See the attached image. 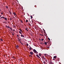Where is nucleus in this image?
Here are the masks:
<instances>
[{"label": "nucleus", "instance_id": "nucleus-1", "mask_svg": "<svg viewBox=\"0 0 64 64\" xmlns=\"http://www.w3.org/2000/svg\"><path fill=\"white\" fill-rule=\"evenodd\" d=\"M18 40H19V41L20 42V43H21V44H22V45H23V44L21 42V39L20 38H19V39Z\"/></svg>", "mask_w": 64, "mask_h": 64}, {"label": "nucleus", "instance_id": "nucleus-2", "mask_svg": "<svg viewBox=\"0 0 64 64\" xmlns=\"http://www.w3.org/2000/svg\"><path fill=\"white\" fill-rule=\"evenodd\" d=\"M33 51L35 53H36V52H37V51L36 50L34 49L33 50Z\"/></svg>", "mask_w": 64, "mask_h": 64}, {"label": "nucleus", "instance_id": "nucleus-3", "mask_svg": "<svg viewBox=\"0 0 64 64\" xmlns=\"http://www.w3.org/2000/svg\"><path fill=\"white\" fill-rule=\"evenodd\" d=\"M13 14H14V15L15 16H16L17 15L16 14V13L15 12H14V13H13Z\"/></svg>", "mask_w": 64, "mask_h": 64}, {"label": "nucleus", "instance_id": "nucleus-4", "mask_svg": "<svg viewBox=\"0 0 64 64\" xmlns=\"http://www.w3.org/2000/svg\"><path fill=\"white\" fill-rule=\"evenodd\" d=\"M18 47H19V46L18 45H16V49H18L19 48H18Z\"/></svg>", "mask_w": 64, "mask_h": 64}, {"label": "nucleus", "instance_id": "nucleus-5", "mask_svg": "<svg viewBox=\"0 0 64 64\" xmlns=\"http://www.w3.org/2000/svg\"><path fill=\"white\" fill-rule=\"evenodd\" d=\"M36 56H37L38 58H40V57L39 56H38V55L36 54Z\"/></svg>", "mask_w": 64, "mask_h": 64}, {"label": "nucleus", "instance_id": "nucleus-6", "mask_svg": "<svg viewBox=\"0 0 64 64\" xmlns=\"http://www.w3.org/2000/svg\"><path fill=\"white\" fill-rule=\"evenodd\" d=\"M21 36L22 37H23L24 38V36H23V35L22 34H21Z\"/></svg>", "mask_w": 64, "mask_h": 64}, {"label": "nucleus", "instance_id": "nucleus-7", "mask_svg": "<svg viewBox=\"0 0 64 64\" xmlns=\"http://www.w3.org/2000/svg\"><path fill=\"white\" fill-rule=\"evenodd\" d=\"M30 53L31 55H33V53L32 52H30Z\"/></svg>", "mask_w": 64, "mask_h": 64}, {"label": "nucleus", "instance_id": "nucleus-8", "mask_svg": "<svg viewBox=\"0 0 64 64\" xmlns=\"http://www.w3.org/2000/svg\"><path fill=\"white\" fill-rule=\"evenodd\" d=\"M4 16H3L2 17H0V18L1 19H2V18H3V19H4Z\"/></svg>", "mask_w": 64, "mask_h": 64}, {"label": "nucleus", "instance_id": "nucleus-9", "mask_svg": "<svg viewBox=\"0 0 64 64\" xmlns=\"http://www.w3.org/2000/svg\"><path fill=\"white\" fill-rule=\"evenodd\" d=\"M4 19L5 20H6H6H7V18H5V17H4Z\"/></svg>", "mask_w": 64, "mask_h": 64}, {"label": "nucleus", "instance_id": "nucleus-10", "mask_svg": "<svg viewBox=\"0 0 64 64\" xmlns=\"http://www.w3.org/2000/svg\"><path fill=\"white\" fill-rule=\"evenodd\" d=\"M30 48H29V49L30 50H32V48H31V46H30Z\"/></svg>", "mask_w": 64, "mask_h": 64}, {"label": "nucleus", "instance_id": "nucleus-11", "mask_svg": "<svg viewBox=\"0 0 64 64\" xmlns=\"http://www.w3.org/2000/svg\"><path fill=\"white\" fill-rule=\"evenodd\" d=\"M3 23H4V24H7V22H3Z\"/></svg>", "mask_w": 64, "mask_h": 64}, {"label": "nucleus", "instance_id": "nucleus-12", "mask_svg": "<svg viewBox=\"0 0 64 64\" xmlns=\"http://www.w3.org/2000/svg\"><path fill=\"white\" fill-rule=\"evenodd\" d=\"M57 58V56H54V58Z\"/></svg>", "mask_w": 64, "mask_h": 64}, {"label": "nucleus", "instance_id": "nucleus-13", "mask_svg": "<svg viewBox=\"0 0 64 64\" xmlns=\"http://www.w3.org/2000/svg\"><path fill=\"white\" fill-rule=\"evenodd\" d=\"M19 32L20 33V34H22V32H21L20 31H19Z\"/></svg>", "mask_w": 64, "mask_h": 64}, {"label": "nucleus", "instance_id": "nucleus-14", "mask_svg": "<svg viewBox=\"0 0 64 64\" xmlns=\"http://www.w3.org/2000/svg\"><path fill=\"white\" fill-rule=\"evenodd\" d=\"M0 40L1 41H3V40L2 39H1V38L0 39Z\"/></svg>", "mask_w": 64, "mask_h": 64}, {"label": "nucleus", "instance_id": "nucleus-15", "mask_svg": "<svg viewBox=\"0 0 64 64\" xmlns=\"http://www.w3.org/2000/svg\"><path fill=\"white\" fill-rule=\"evenodd\" d=\"M25 30H27V31H28V30H27V28H26Z\"/></svg>", "mask_w": 64, "mask_h": 64}, {"label": "nucleus", "instance_id": "nucleus-16", "mask_svg": "<svg viewBox=\"0 0 64 64\" xmlns=\"http://www.w3.org/2000/svg\"><path fill=\"white\" fill-rule=\"evenodd\" d=\"M44 44L45 45H47V43H46V42H45L44 43Z\"/></svg>", "mask_w": 64, "mask_h": 64}, {"label": "nucleus", "instance_id": "nucleus-17", "mask_svg": "<svg viewBox=\"0 0 64 64\" xmlns=\"http://www.w3.org/2000/svg\"><path fill=\"white\" fill-rule=\"evenodd\" d=\"M6 8L7 9H8V6H6Z\"/></svg>", "mask_w": 64, "mask_h": 64}, {"label": "nucleus", "instance_id": "nucleus-18", "mask_svg": "<svg viewBox=\"0 0 64 64\" xmlns=\"http://www.w3.org/2000/svg\"><path fill=\"white\" fill-rule=\"evenodd\" d=\"M29 56H30V57H32V56H31V55L30 54L29 55Z\"/></svg>", "mask_w": 64, "mask_h": 64}, {"label": "nucleus", "instance_id": "nucleus-19", "mask_svg": "<svg viewBox=\"0 0 64 64\" xmlns=\"http://www.w3.org/2000/svg\"><path fill=\"white\" fill-rule=\"evenodd\" d=\"M43 60H46V58H43Z\"/></svg>", "mask_w": 64, "mask_h": 64}, {"label": "nucleus", "instance_id": "nucleus-20", "mask_svg": "<svg viewBox=\"0 0 64 64\" xmlns=\"http://www.w3.org/2000/svg\"><path fill=\"white\" fill-rule=\"evenodd\" d=\"M28 20H26V22H28Z\"/></svg>", "mask_w": 64, "mask_h": 64}, {"label": "nucleus", "instance_id": "nucleus-21", "mask_svg": "<svg viewBox=\"0 0 64 64\" xmlns=\"http://www.w3.org/2000/svg\"><path fill=\"white\" fill-rule=\"evenodd\" d=\"M10 21H12V18H10Z\"/></svg>", "mask_w": 64, "mask_h": 64}, {"label": "nucleus", "instance_id": "nucleus-22", "mask_svg": "<svg viewBox=\"0 0 64 64\" xmlns=\"http://www.w3.org/2000/svg\"><path fill=\"white\" fill-rule=\"evenodd\" d=\"M39 56H41V54H39Z\"/></svg>", "mask_w": 64, "mask_h": 64}, {"label": "nucleus", "instance_id": "nucleus-23", "mask_svg": "<svg viewBox=\"0 0 64 64\" xmlns=\"http://www.w3.org/2000/svg\"><path fill=\"white\" fill-rule=\"evenodd\" d=\"M30 17H31V18H33V17H32V16H31Z\"/></svg>", "mask_w": 64, "mask_h": 64}, {"label": "nucleus", "instance_id": "nucleus-24", "mask_svg": "<svg viewBox=\"0 0 64 64\" xmlns=\"http://www.w3.org/2000/svg\"><path fill=\"white\" fill-rule=\"evenodd\" d=\"M26 45L27 46H29V45L28 44H26Z\"/></svg>", "mask_w": 64, "mask_h": 64}, {"label": "nucleus", "instance_id": "nucleus-25", "mask_svg": "<svg viewBox=\"0 0 64 64\" xmlns=\"http://www.w3.org/2000/svg\"><path fill=\"white\" fill-rule=\"evenodd\" d=\"M42 58H43V59H44V56H42Z\"/></svg>", "mask_w": 64, "mask_h": 64}, {"label": "nucleus", "instance_id": "nucleus-26", "mask_svg": "<svg viewBox=\"0 0 64 64\" xmlns=\"http://www.w3.org/2000/svg\"><path fill=\"white\" fill-rule=\"evenodd\" d=\"M20 31H21V32H22V30H21V29H20Z\"/></svg>", "mask_w": 64, "mask_h": 64}, {"label": "nucleus", "instance_id": "nucleus-27", "mask_svg": "<svg viewBox=\"0 0 64 64\" xmlns=\"http://www.w3.org/2000/svg\"><path fill=\"white\" fill-rule=\"evenodd\" d=\"M29 25H30V26H31V24H29Z\"/></svg>", "mask_w": 64, "mask_h": 64}, {"label": "nucleus", "instance_id": "nucleus-28", "mask_svg": "<svg viewBox=\"0 0 64 64\" xmlns=\"http://www.w3.org/2000/svg\"><path fill=\"white\" fill-rule=\"evenodd\" d=\"M14 28H16V26H14Z\"/></svg>", "mask_w": 64, "mask_h": 64}, {"label": "nucleus", "instance_id": "nucleus-29", "mask_svg": "<svg viewBox=\"0 0 64 64\" xmlns=\"http://www.w3.org/2000/svg\"><path fill=\"white\" fill-rule=\"evenodd\" d=\"M19 60H20V61H22V59H19Z\"/></svg>", "mask_w": 64, "mask_h": 64}, {"label": "nucleus", "instance_id": "nucleus-30", "mask_svg": "<svg viewBox=\"0 0 64 64\" xmlns=\"http://www.w3.org/2000/svg\"><path fill=\"white\" fill-rule=\"evenodd\" d=\"M7 28H10V27H9V26H8Z\"/></svg>", "mask_w": 64, "mask_h": 64}, {"label": "nucleus", "instance_id": "nucleus-31", "mask_svg": "<svg viewBox=\"0 0 64 64\" xmlns=\"http://www.w3.org/2000/svg\"><path fill=\"white\" fill-rule=\"evenodd\" d=\"M9 28H10V30H11L12 29V28H10V27Z\"/></svg>", "mask_w": 64, "mask_h": 64}, {"label": "nucleus", "instance_id": "nucleus-32", "mask_svg": "<svg viewBox=\"0 0 64 64\" xmlns=\"http://www.w3.org/2000/svg\"><path fill=\"white\" fill-rule=\"evenodd\" d=\"M40 35H41V36H43V35L42 34H40Z\"/></svg>", "mask_w": 64, "mask_h": 64}, {"label": "nucleus", "instance_id": "nucleus-33", "mask_svg": "<svg viewBox=\"0 0 64 64\" xmlns=\"http://www.w3.org/2000/svg\"><path fill=\"white\" fill-rule=\"evenodd\" d=\"M48 39L50 40V38H48Z\"/></svg>", "mask_w": 64, "mask_h": 64}, {"label": "nucleus", "instance_id": "nucleus-34", "mask_svg": "<svg viewBox=\"0 0 64 64\" xmlns=\"http://www.w3.org/2000/svg\"><path fill=\"white\" fill-rule=\"evenodd\" d=\"M44 64H45V62L44 61Z\"/></svg>", "mask_w": 64, "mask_h": 64}, {"label": "nucleus", "instance_id": "nucleus-35", "mask_svg": "<svg viewBox=\"0 0 64 64\" xmlns=\"http://www.w3.org/2000/svg\"><path fill=\"white\" fill-rule=\"evenodd\" d=\"M47 59H46L45 60V61H46V62H47Z\"/></svg>", "mask_w": 64, "mask_h": 64}, {"label": "nucleus", "instance_id": "nucleus-36", "mask_svg": "<svg viewBox=\"0 0 64 64\" xmlns=\"http://www.w3.org/2000/svg\"><path fill=\"white\" fill-rule=\"evenodd\" d=\"M41 40L42 41H43V40H43V39H42Z\"/></svg>", "mask_w": 64, "mask_h": 64}, {"label": "nucleus", "instance_id": "nucleus-37", "mask_svg": "<svg viewBox=\"0 0 64 64\" xmlns=\"http://www.w3.org/2000/svg\"><path fill=\"white\" fill-rule=\"evenodd\" d=\"M9 12H10V14H11V12H10V11H9Z\"/></svg>", "mask_w": 64, "mask_h": 64}, {"label": "nucleus", "instance_id": "nucleus-38", "mask_svg": "<svg viewBox=\"0 0 64 64\" xmlns=\"http://www.w3.org/2000/svg\"><path fill=\"white\" fill-rule=\"evenodd\" d=\"M1 14L2 15H3V13L2 12H1Z\"/></svg>", "mask_w": 64, "mask_h": 64}, {"label": "nucleus", "instance_id": "nucleus-39", "mask_svg": "<svg viewBox=\"0 0 64 64\" xmlns=\"http://www.w3.org/2000/svg\"><path fill=\"white\" fill-rule=\"evenodd\" d=\"M46 55H47V54H44V56H46Z\"/></svg>", "mask_w": 64, "mask_h": 64}, {"label": "nucleus", "instance_id": "nucleus-40", "mask_svg": "<svg viewBox=\"0 0 64 64\" xmlns=\"http://www.w3.org/2000/svg\"><path fill=\"white\" fill-rule=\"evenodd\" d=\"M38 52H36V54H38Z\"/></svg>", "mask_w": 64, "mask_h": 64}, {"label": "nucleus", "instance_id": "nucleus-41", "mask_svg": "<svg viewBox=\"0 0 64 64\" xmlns=\"http://www.w3.org/2000/svg\"><path fill=\"white\" fill-rule=\"evenodd\" d=\"M53 60H55V59L53 58Z\"/></svg>", "mask_w": 64, "mask_h": 64}, {"label": "nucleus", "instance_id": "nucleus-42", "mask_svg": "<svg viewBox=\"0 0 64 64\" xmlns=\"http://www.w3.org/2000/svg\"><path fill=\"white\" fill-rule=\"evenodd\" d=\"M17 37H19V35H17Z\"/></svg>", "mask_w": 64, "mask_h": 64}, {"label": "nucleus", "instance_id": "nucleus-43", "mask_svg": "<svg viewBox=\"0 0 64 64\" xmlns=\"http://www.w3.org/2000/svg\"><path fill=\"white\" fill-rule=\"evenodd\" d=\"M21 22L22 23H23V22H22V21L21 20Z\"/></svg>", "mask_w": 64, "mask_h": 64}, {"label": "nucleus", "instance_id": "nucleus-44", "mask_svg": "<svg viewBox=\"0 0 64 64\" xmlns=\"http://www.w3.org/2000/svg\"><path fill=\"white\" fill-rule=\"evenodd\" d=\"M6 27H7V26H6Z\"/></svg>", "mask_w": 64, "mask_h": 64}, {"label": "nucleus", "instance_id": "nucleus-45", "mask_svg": "<svg viewBox=\"0 0 64 64\" xmlns=\"http://www.w3.org/2000/svg\"><path fill=\"white\" fill-rule=\"evenodd\" d=\"M18 40H19V38H18Z\"/></svg>", "mask_w": 64, "mask_h": 64}, {"label": "nucleus", "instance_id": "nucleus-46", "mask_svg": "<svg viewBox=\"0 0 64 64\" xmlns=\"http://www.w3.org/2000/svg\"><path fill=\"white\" fill-rule=\"evenodd\" d=\"M12 33V35L13 36L14 35V34H13V33Z\"/></svg>", "mask_w": 64, "mask_h": 64}, {"label": "nucleus", "instance_id": "nucleus-47", "mask_svg": "<svg viewBox=\"0 0 64 64\" xmlns=\"http://www.w3.org/2000/svg\"><path fill=\"white\" fill-rule=\"evenodd\" d=\"M32 22L33 23V21L32 20Z\"/></svg>", "mask_w": 64, "mask_h": 64}, {"label": "nucleus", "instance_id": "nucleus-48", "mask_svg": "<svg viewBox=\"0 0 64 64\" xmlns=\"http://www.w3.org/2000/svg\"><path fill=\"white\" fill-rule=\"evenodd\" d=\"M13 31H15V30H13Z\"/></svg>", "mask_w": 64, "mask_h": 64}, {"label": "nucleus", "instance_id": "nucleus-49", "mask_svg": "<svg viewBox=\"0 0 64 64\" xmlns=\"http://www.w3.org/2000/svg\"><path fill=\"white\" fill-rule=\"evenodd\" d=\"M1 15H0V17H1Z\"/></svg>", "mask_w": 64, "mask_h": 64}, {"label": "nucleus", "instance_id": "nucleus-50", "mask_svg": "<svg viewBox=\"0 0 64 64\" xmlns=\"http://www.w3.org/2000/svg\"><path fill=\"white\" fill-rule=\"evenodd\" d=\"M11 30H12V29Z\"/></svg>", "mask_w": 64, "mask_h": 64}, {"label": "nucleus", "instance_id": "nucleus-51", "mask_svg": "<svg viewBox=\"0 0 64 64\" xmlns=\"http://www.w3.org/2000/svg\"><path fill=\"white\" fill-rule=\"evenodd\" d=\"M52 64H54V63H52Z\"/></svg>", "mask_w": 64, "mask_h": 64}, {"label": "nucleus", "instance_id": "nucleus-52", "mask_svg": "<svg viewBox=\"0 0 64 64\" xmlns=\"http://www.w3.org/2000/svg\"><path fill=\"white\" fill-rule=\"evenodd\" d=\"M40 40H41V39H40Z\"/></svg>", "mask_w": 64, "mask_h": 64}, {"label": "nucleus", "instance_id": "nucleus-53", "mask_svg": "<svg viewBox=\"0 0 64 64\" xmlns=\"http://www.w3.org/2000/svg\"><path fill=\"white\" fill-rule=\"evenodd\" d=\"M0 11H1V10L0 9Z\"/></svg>", "mask_w": 64, "mask_h": 64}, {"label": "nucleus", "instance_id": "nucleus-54", "mask_svg": "<svg viewBox=\"0 0 64 64\" xmlns=\"http://www.w3.org/2000/svg\"><path fill=\"white\" fill-rule=\"evenodd\" d=\"M48 43V42H46V43Z\"/></svg>", "mask_w": 64, "mask_h": 64}, {"label": "nucleus", "instance_id": "nucleus-55", "mask_svg": "<svg viewBox=\"0 0 64 64\" xmlns=\"http://www.w3.org/2000/svg\"><path fill=\"white\" fill-rule=\"evenodd\" d=\"M13 58H14V57H13Z\"/></svg>", "mask_w": 64, "mask_h": 64}, {"label": "nucleus", "instance_id": "nucleus-56", "mask_svg": "<svg viewBox=\"0 0 64 64\" xmlns=\"http://www.w3.org/2000/svg\"><path fill=\"white\" fill-rule=\"evenodd\" d=\"M11 32V33H12V32Z\"/></svg>", "mask_w": 64, "mask_h": 64}]
</instances>
